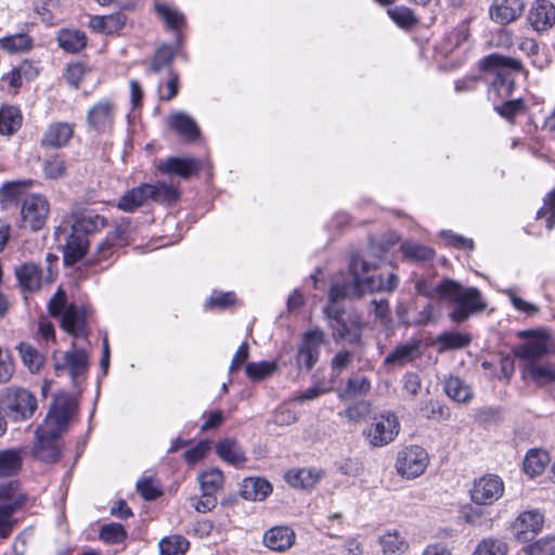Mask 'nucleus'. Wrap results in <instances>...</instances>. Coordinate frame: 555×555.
<instances>
[{"label": "nucleus", "mask_w": 555, "mask_h": 555, "mask_svg": "<svg viewBox=\"0 0 555 555\" xmlns=\"http://www.w3.org/2000/svg\"><path fill=\"white\" fill-rule=\"evenodd\" d=\"M78 409L77 400L67 395L55 396L43 424L36 429L31 455L46 463H55L61 457L60 436L68 427Z\"/></svg>", "instance_id": "obj_1"}, {"label": "nucleus", "mask_w": 555, "mask_h": 555, "mask_svg": "<svg viewBox=\"0 0 555 555\" xmlns=\"http://www.w3.org/2000/svg\"><path fill=\"white\" fill-rule=\"evenodd\" d=\"M433 292L440 300H448L454 305L449 318L456 324L465 322L472 314L481 312L487 307L478 288L463 287L451 279L442 280L434 287Z\"/></svg>", "instance_id": "obj_2"}, {"label": "nucleus", "mask_w": 555, "mask_h": 555, "mask_svg": "<svg viewBox=\"0 0 555 555\" xmlns=\"http://www.w3.org/2000/svg\"><path fill=\"white\" fill-rule=\"evenodd\" d=\"M479 67L486 73L494 75L490 82L489 93H496L500 98H508L515 88L514 75L524 72L522 63L514 57L499 53H491L479 61Z\"/></svg>", "instance_id": "obj_3"}, {"label": "nucleus", "mask_w": 555, "mask_h": 555, "mask_svg": "<svg viewBox=\"0 0 555 555\" xmlns=\"http://www.w3.org/2000/svg\"><path fill=\"white\" fill-rule=\"evenodd\" d=\"M151 198L156 203L171 205L179 198L178 190L165 183H144L128 191L118 202L117 207L124 211L131 212Z\"/></svg>", "instance_id": "obj_4"}, {"label": "nucleus", "mask_w": 555, "mask_h": 555, "mask_svg": "<svg viewBox=\"0 0 555 555\" xmlns=\"http://www.w3.org/2000/svg\"><path fill=\"white\" fill-rule=\"evenodd\" d=\"M28 495L21 489L18 482L0 483V539H7L13 531L16 520L15 512L27 502Z\"/></svg>", "instance_id": "obj_5"}, {"label": "nucleus", "mask_w": 555, "mask_h": 555, "mask_svg": "<svg viewBox=\"0 0 555 555\" xmlns=\"http://www.w3.org/2000/svg\"><path fill=\"white\" fill-rule=\"evenodd\" d=\"M0 406L15 422L26 421L35 414L38 402L35 395L23 387H8L0 392Z\"/></svg>", "instance_id": "obj_6"}, {"label": "nucleus", "mask_w": 555, "mask_h": 555, "mask_svg": "<svg viewBox=\"0 0 555 555\" xmlns=\"http://www.w3.org/2000/svg\"><path fill=\"white\" fill-rule=\"evenodd\" d=\"M372 266L361 258L357 253H351L349 258V272L352 276L350 282L334 283L328 292L330 304L327 306L336 307L335 304L348 297L360 298L361 284H359V273H367Z\"/></svg>", "instance_id": "obj_7"}, {"label": "nucleus", "mask_w": 555, "mask_h": 555, "mask_svg": "<svg viewBox=\"0 0 555 555\" xmlns=\"http://www.w3.org/2000/svg\"><path fill=\"white\" fill-rule=\"evenodd\" d=\"M400 431L398 417L390 412L375 415L363 435L370 446L380 448L392 442Z\"/></svg>", "instance_id": "obj_8"}, {"label": "nucleus", "mask_w": 555, "mask_h": 555, "mask_svg": "<svg viewBox=\"0 0 555 555\" xmlns=\"http://www.w3.org/2000/svg\"><path fill=\"white\" fill-rule=\"evenodd\" d=\"M54 371L57 376L68 372L73 384H77L78 379L88 371V354L82 349H77L75 345L68 351H54L52 356Z\"/></svg>", "instance_id": "obj_9"}, {"label": "nucleus", "mask_w": 555, "mask_h": 555, "mask_svg": "<svg viewBox=\"0 0 555 555\" xmlns=\"http://www.w3.org/2000/svg\"><path fill=\"white\" fill-rule=\"evenodd\" d=\"M50 211L49 202L39 194H28L22 199L21 228L39 231L46 224Z\"/></svg>", "instance_id": "obj_10"}, {"label": "nucleus", "mask_w": 555, "mask_h": 555, "mask_svg": "<svg viewBox=\"0 0 555 555\" xmlns=\"http://www.w3.org/2000/svg\"><path fill=\"white\" fill-rule=\"evenodd\" d=\"M429 462L428 453L420 446H411L400 451L396 459V469L406 479L421 476Z\"/></svg>", "instance_id": "obj_11"}, {"label": "nucleus", "mask_w": 555, "mask_h": 555, "mask_svg": "<svg viewBox=\"0 0 555 555\" xmlns=\"http://www.w3.org/2000/svg\"><path fill=\"white\" fill-rule=\"evenodd\" d=\"M324 344V332L320 328H313L302 334L296 353V364L298 370L311 371L320 357L321 346Z\"/></svg>", "instance_id": "obj_12"}, {"label": "nucleus", "mask_w": 555, "mask_h": 555, "mask_svg": "<svg viewBox=\"0 0 555 555\" xmlns=\"http://www.w3.org/2000/svg\"><path fill=\"white\" fill-rule=\"evenodd\" d=\"M503 492L504 483L502 479L496 475L488 474L475 481L470 498L476 504L489 505L498 501Z\"/></svg>", "instance_id": "obj_13"}, {"label": "nucleus", "mask_w": 555, "mask_h": 555, "mask_svg": "<svg viewBox=\"0 0 555 555\" xmlns=\"http://www.w3.org/2000/svg\"><path fill=\"white\" fill-rule=\"evenodd\" d=\"M324 313L332 320L331 327L335 339H341L348 344L360 341L362 328L358 322L344 320L336 307L326 306Z\"/></svg>", "instance_id": "obj_14"}, {"label": "nucleus", "mask_w": 555, "mask_h": 555, "mask_svg": "<svg viewBox=\"0 0 555 555\" xmlns=\"http://www.w3.org/2000/svg\"><path fill=\"white\" fill-rule=\"evenodd\" d=\"M115 113V104L107 99H103L88 111L87 124L99 133L108 132L113 129Z\"/></svg>", "instance_id": "obj_15"}, {"label": "nucleus", "mask_w": 555, "mask_h": 555, "mask_svg": "<svg viewBox=\"0 0 555 555\" xmlns=\"http://www.w3.org/2000/svg\"><path fill=\"white\" fill-rule=\"evenodd\" d=\"M520 335L529 339L514 349L518 359L526 363H537L548 353V343L545 337L537 336L532 332H524Z\"/></svg>", "instance_id": "obj_16"}, {"label": "nucleus", "mask_w": 555, "mask_h": 555, "mask_svg": "<svg viewBox=\"0 0 555 555\" xmlns=\"http://www.w3.org/2000/svg\"><path fill=\"white\" fill-rule=\"evenodd\" d=\"M543 522V515L539 511H527L514 521L513 532L518 541L527 542L542 530Z\"/></svg>", "instance_id": "obj_17"}, {"label": "nucleus", "mask_w": 555, "mask_h": 555, "mask_svg": "<svg viewBox=\"0 0 555 555\" xmlns=\"http://www.w3.org/2000/svg\"><path fill=\"white\" fill-rule=\"evenodd\" d=\"M525 10L522 0H493L489 9L493 22L506 25L516 21Z\"/></svg>", "instance_id": "obj_18"}, {"label": "nucleus", "mask_w": 555, "mask_h": 555, "mask_svg": "<svg viewBox=\"0 0 555 555\" xmlns=\"http://www.w3.org/2000/svg\"><path fill=\"white\" fill-rule=\"evenodd\" d=\"M296 541L295 531L288 526H275L268 529L262 537V543L271 551L283 553L289 550Z\"/></svg>", "instance_id": "obj_19"}, {"label": "nucleus", "mask_w": 555, "mask_h": 555, "mask_svg": "<svg viewBox=\"0 0 555 555\" xmlns=\"http://www.w3.org/2000/svg\"><path fill=\"white\" fill-rule=\"evenodd\" d=\"M527 18L534 30H547L555 23V7L547 0H537L532 3Z\"/></svg>", "instance_id": "obj_20"}, {"label": "nucleus", "mask_w": 555, "mask_h": 555, "mask_svg": "<svg viewBox=\"0 0 555 555\" xmlns=\"http://www.w3.org/2000/svg\"><path fill=\"white\" fill-rule=\"evenodd\" d=\"M14 275L23 293H36L42 286V270L35 262L15 267Z\"/></svg>", "instance_id": "obj_21"}, {"label": "nucleus", "mask_w": 555, "mask_h": 555, "mask_svg": "<svg viewBox=\"0 0 555 555\" xmlns=\"http://www.w3.org/2000/svg\"><path fill=\"white\" fill-rule=\"evenodd\" d=\"M74 132L73 124L66 121L52 122L46 129L41 144L54 149L64 147L69 143Z\"/></svg>", "instance_id": "obj_22"}, {"label": "nucleus", "mask_w": 555, "mask_h": 555, "mask_svg": "<svg viewBox=\"0 0 555 555\" xmlns=\"http://www.w3.org/2000/svg\"><path fill=\"white\" fill-rule=\"evenodd\" d=\"M61 327L74 337H85L86 332V311L74 304L68 305L61 317Z\"/></svg>", "instance_id": "obj_23"}, {"label": "nucleus", "mask_w": 555, "mask_h": 555, "mask_svg": "<svg viewBox=\"0 0 555 555\" xmlns=\"http://www.w3.org/2000/svg\"><path fill=\"white\" fill-rule=\"evenodd\" d=\"M365 273H359V284H361V294L365 292H386L392 293L399 285V278L390 272L387 276L384 274L363 276Z\"/></svg>", "instance_id": "obj_24"}, {"label": "nucleus", "mask_w": 555, "mask_h": 555, "mask_svg": "<svg viewBox=\"0 0 555 555\" xmlns=\"http://www.w3.org/2000/svg\"><path fill=\"white\" fill-rule=\"evenodd\" d=\"M106 225L104 217L93 211H85L73 215L72 230L85 237L101 231Z\"/></svg>", "instance_id": "obj_25"}, {"label": "nucleus", "mask_w": 555, "mask_h": 555, "mask_svg": "<svg viewBox=\"0 0 555 555\" xmlns=\"http://www.w3.org/2000/svg\"><path fill=\"white\" fill-rule=\"evenodd\" d=\"M271 492V483L259 477L245 478L240 488L242 498L250 501H263Z\"/></svg>", "instance_id": "obj_26"}, {"label": "nucleus", "mask_w": 555, "mask_h": 555, "mask_svg": "<svg viewBox=\"0 0 555 555\" xmlns=\"http://www.w3.org/2000/svg\"><path fill=\"white\" fill-rule=\"evenodd\" d=\"M89 249V240L72 230L70 235L64 247V262L73 266L78 262L87 254Z\"/></svg>", "instance_id": "obj_27"}, {"label": "nucleus", "mask_w": 555, "mask_h": 555, "mask_svg": "<svg viewBox=\"0 0 555 555\" xmlns=\"http://www.w3.org/2000/svg\"><path fill=\"white\" fill-rule=\"evenodd\" d=\"M217 454L229 464L238 467L246 462L245 451L234 439H224L216 446Z\"/></svg>", "instance_id": "obj_28"}, {"label": "nucleus", "mask_w": 555, "mask_h": 555, "mask_svg": "<svg viewBox=\"0 0 555 555\" xmlns=\"http://www.w3.org/2000/svg\"><path fill=\"white\" fill-rule=\"evenodd\" d=\"M22 449H5L0 451V478L16 475L23 464Z\"/></svg>", "instance_id": "obj_29"}, {"label": "nucleus", "mask_w": 555, "mask_h": 555, "mask_svg": "<svg viewBox=\"0 0 555 555\" xmlns=\"http://www.w3.org/2000/svg\"><path fill=\"white\" fill-rule=\"evenodd\" d=\"M158 169L166 173L189 178L198 170V166L196 160L191 158L169 157L158 166Z\"/></svg>", "instance_id": "obj_30"}, {"label": "nucleus", "mask_w": 555, "mask_h": 555, "mask_svg": "<svg viewBox=\"0 0 555 555\" xmlns=\"http://www.w3.org/2000/svg\"><path fill=\"white\" fill-rule=\"evenodd\" d=\"M321 474L313 469H291L285 474V480L294 488L311 489L320 480Z\"/></svg>", "instance_id": "obj_31"}, {"label": "nucleus", "mask_w": 555, "mask_h": 555, "mask_svg": "<svg viewBox=\"0 0 555 555\" xmlns=\"http://www.w3.org/2000/svg\"><path fill=\"white\" fill-rule=\"evenodd\" d=\"M550 461L551 459L546 451L541 449H531L527 452L524 459V472L530 477L539 476L544 472Z\"/></svg>", "instance_id": "obj_32"}, {"label": "nucleus", "mask_w": 555, "mask_h": 555, "mask_svg": "<svg viewBox=\"0 0 555 555\" xmlns=\"http://www.w3.org/2000/svg\"><path fill=\"white\" fill-rule=\"evenodd\" d=\"M170 126L180 135L194 141L199 135V129L195 121L184 113H176L170 117Z\"/></svg>", "instance_id": "obj_33"}, {"label": "nucleus", "mask_w": 555, "mask_h": 555, "mask_svg": "<svg viewBox=\"0 0 555 555\" xmlns=\"http://www.w3.org/2000/svg\"><path fill=\"white\" fill-rule=\"evenodd\" d=\"M444 391L449 398L461 403H466L473 398V391L469 385L455 376H451L446 380Z\"/></svg>", "instance_id": "obj_34"}, {"label": "nucleus", "mask_w": 555, "mask_h": 555, "mask_svg": "<svg viewBox=\"0 0 555 555\" xmlns=\"http://www.w3.org/2000/svg\"><path fill=\"white\" fill-rule=\"evenodd\" d=\"M59 44L67 52L77 53L87 44V37L79 30L63 29L57 36Z\"/></svg>", "instance_id": "obj_35"}, {"label": "nucleus", "mask_w": 555, "mask_h": 555, "mask_svg": "<svg viewBox=\"0 0 555 555\" xmlns=\"http://www.w3.org/2000/svg\"><path fill=\"white\" fill-rule=\"evenodd\" d=\"M470 336L457 332H444L437 336L436 344L438 351L443 352L449 349H462L469 345Z\"/></svg>", "instance_id": "obj_36"}, {"label": "nucleus", "mask_w": 555, "mask_h": 555, "mask_svg": "<svg viewBox=\"0 0 555 555\" xmlns=\"http://www.w3.org/2000/svg\"><path fill=\"white\" fill-rule=\"evenodd\" d=\"M420 347L418 341L406 343L396 347L386 358L387 365H403L413 360L415 352Z\"/></svg>", "instance_id": "obj_37"}, {"label": "nucleus", "mask_w": 555, "mask_h": 555, "mask_svg": "<svg viewBox=\"0 0 555 555\" xmlns=\"http://www.w3.org/2000/svg\"><path fill=\"white\" fill-rule=\"evenodd\" d=\"M22 124L20 109L14 106H4L0 109V133L10 135L14 133Z\"/></svg>", "instance_id": "obj_38"}, {"label": "nucleus", "mask_w": 555, "mask_h": 555, "mask_svg": "<svg viewBox=\"0 0 555 555\" xmlns=\"http://www.w3.org/2000/svg\"><path fill=\"white\" fill-rule=\"evenodd\" d=\"M197 480L199 482L201 491L216 495V492L223 486L224 477L223 473L219 468L212 467L202 472L197 476Z\"/></svg>", "instance_id": "obj_39"}, {"label": "nucleus", "mask_w": 555, "mask_h": 555, "mask_svg": "<svg viewBox=\"0 0 555 555\" xmlns=\"http://www.w3.org/2000/svg\"><path fill=\"white\" fill-rule=\"evenodd\" d=\"M17 350L24 365L27 366L31 373L38 372L42 367L44 363V356L30 344L21 343L17 346Z\"/></svg>", "instance_id": "obj_40"}, {"label": "nucleus", "mask_w": 555, "mask_h": 555, "mask_svg": "<svg viewBox=\"0 0 555 555\" xmlns=\"http://www.w3.org/2000/svg\"><path fill=\"white\" fill-rule=\"evenodd\" d=\"M525 371L538 384H550L555 382V365L545 363H525Z\"/></svg>", "instance_id": "obj_41"}, {"label": "nucleus", "mask_w": 555, "mask_h": 555, "mask_svg": "<svg viewBox=\"0 0 555 555\" xmlns=\"http://www.w3.org/2000/svg\"><path fill=\"white\" fill-rule=\"evenodd\" d=\"M159 555H183L190 546L189 541L182 535H170L158 543Z\"/></svg>", "instance_id": "obj_42"}, {"label": "nucleus", "mask_w": 555, "mask_h": 555, "mask_svg": "<svg viewBox=\"0 0 555 555\" xmlns=\"http://www.w3.org/2000/svg\"><path fill=\"white\" fill-rule=\"evenodd\" d=\"M494 111L504 118L508 124H515V117L527 111V105L522 99L509 100L501 105H495Z\"/></svg>", "instance_id": "obj_43"}, {"label": "nucleus", "mask_w": 555, "mask_h": 555, "mask_svg": "<svg viewBox=\"0 0 555 555\" xmlns=\"http://www.w3.org/2000/svg\"><path fill=\"white\" fill-rule=\"evenodd\" d=\"M401 250L406 258L413 261H428L435 256L433 248L415 242H404L401 245Z\"/></svg>", "instance_id": "obj_44"}, {"label": "nucleus", "mask_w": 555, "mask_h": 555, "mask_svg": "<svg viewBox=\"0 0 555 555\" xmlns=\"http://www.w3.org/2000/svg\"><path fill=\"white\" fill-rule=\"evenodd\" d=\"M507 544L496 538L483 539L478 543L473 555H506Z\"/></svg>", "instance_id": "obj_45"}, {"label": "nucleus", "mask_w": 555, "mask_h": 555, "mask_svg": "<svg viewBox=\"0 0 555 555\" xmlns=\"http://www.w3.org/2000/svg\"><path fill=\"white\" fill-rule=\"evenodd\" d=\"M0 47L9 52H23L31 47L30 38L25 34H17L0 39Z\"/></svg>", "instance_id": "obj_46"}, {"label": "nucleus", "mask_w": 555, "mask_h": 555, "mask_svg": "<svg viewBox=\"0 0 555 555\" xmlns=\"http://www.w3.org/2000/svg\"><path fill=\"white\" fill-rule=\"evenodd\" d=\"M371 382L365 376L354 375L347 380L344 395L348 397H360L369 393Z\"/></svg>", "instance_id": "obj_47"}, {"label": "nucleus", "mask_w": 555, "mask_h": 555, "mask_svg": "<svg viewBox=\"0 0 555 555\" xmlns=\"http://www.w3.org/2000/svg\"><path fill=\"white\" fill-rule=\"evenodd\" d=\"M127 538V532L122 525L112 522L102 526L100 539L108 544H118Z\"/></svg>", "instance_id": "obj_48"}, {"label": "nucleus", "mask_w": 555, "mask_h": 555, "mask_svg": "<svg viewBox=\"0 0 555 555\" xmlns=\"http://www.w3.org/2000/svg\"><path fill=\"white\" fill-rule=\"evenodd\" d=\"M275 370L276 364L268 361L250 362L245 367L246 375L253 380H260L271 375Z\"/></svg>", "instance_id": "obj_49"}, {"label": "nucleus", "mask_w": 555, "mask_h": 555, "mask_svg": "<svg viewBox=\"0 0 555 555\" xmlns=\"http://www.w3.org/2000/svg\"><path fill=\"white\" fill-rule=\"evenodd\" d=\"M384 555H399L403 552L404 542L398 532H388L379 538Z\"/></svg>", "instance_id": "obj_50"}, {"label": "nucleus", "mask_w": 555, "mask_h": 555, "mask_svg": "<svg viewBox=\"0 0 555 555\" xmlns=\"http://www.w3.org/2000/svg\"><path fill=\"white\" fill-rule=\"evenodd\" d=\"M175 53L171 47L162 46L154 54L151 72L159 73L163 68L169 67L173 61Z\"/></svg>", "instance_id": "obj_51"}, {"label": "nucleus", "mask_w": 555, "mask_h": 555, "mask_svg": "<svg viewBox=\"0 0 555 555\" xmlns=\"http://www.w3.org/2000/svg\"><path fill=\"white\" fill-rule=\"evenodd\" d=\"M155 8L158 15L170 28L178 29L183 24L184 17L178 10L162 3H156Z\"/></svg>", "instance_id": "obj_52"}, {"label": "nucleus", "mask_w": 555, "mask_h": 555, "mask_svg": "<svg viewBox=\"0 0 555 555\" xmlns=\"http://www.w3.org/2000/svg\"><path fill=\"white\" fill-rule=\"evenodd\" d=\"M389 17L400 27L409 28L416 24L413 12L405 7H397L388 10Z\"/></svg>", "instance_id": "obj_53"}, {"label": "nucleus", "mask_w": 555, "mask_h": 555, "mask_svg": "<svg viewBox=\"0 0 555 555\" xmlns=\"http://www.w3.org/2000/svg\"><path fill=\"white\" fill-rule=\"evenodd\" d=\"M130 232V220L128 218H122L115 224L114 230L107 234L108 241L112 240L116 246L127 244Z\"/></svg>", "instance_id": "obj_54"}, {"label": "nucleus", "mask_w": 555, "mask_h": 555, "mask_svg": "<svg viewBox=\"0 0 555 555\" xmlns=\"http://www.w3.org/2000/svg\"><path fill=\"white\" fill-rule=\"evenodd\" d=\"M67 307L66 293L60 287L49 300L48 311L53 318H61Z\"/></svg>", "instance_id": "obj_55"}, {"label": "nucleus", "mask_w": 555, "mask_h": 555, "mask_svg": "<svg viewBox=\"0 0 555 555\" xmlns=\"http://www.w3.org/2000/svg\"><path fill=\"white\" fill-rule=\"evenodd\" d=\"M554 539L553 538H543L535 541L532 544H528L524 546L522 551L527 555H547L551 552H555L554 550Z\"/></svg>", "instance_id": "obj_56"}, {"label": "nucleus", "mask_w": 555, "mask_h": 555, "mask_svg": "<svg viewBox=\"0 0 555 555\" xmlns=\"http://www.w3.org/2000/svg\"><path fill=\"white\" fill-rule=\"evenodd\" d=\"M15 371L11 354L0 347V384H7L11 380Z\"/></svg>", "instance_id": "obj_57"}, {"label": "nucleus", "mask_w": 555, "mask_h": 555, "mask_svg": "<svg viewBox=\"0 0 555 555\" xmlns=\"http://www.w3.org/2000/svg\"><path fill=\"white\" fill-rule=\"evenodd\" d=\"M371 305L373 307L372 312L376 320L383 325H389L391 323V314L389 302L387 299H372Z\"/></svg>", "instance_id": "obj_58"}, {"label": "nucleus", "mask_w": 555, "mask_h": 555, "mask_svg": "<svg viewBox=\"0 0 555 555\" xmlns=\"http://www.w3.org/2000/svg\"><path fill=\"white\" fill-rule=\"evenodd\" d=\"M65 162L59 157H53L43 163V171L48 179H59L65 173Z\"/></svg>", "instance_id": "obj_59"}, {"label": "nucleus", "mask_w": 555, "mask_h": 555, "mask_svg": "<svg viewBox=\"0 0 555 555\" xmlns=\"http://www.w3.org/2000/svg\"><path fill=\"white\" fill-rule=\"evenodd\" d=\"M192 506L198 513H207L210 512L217 505V496L212 493L202 491V495L199 498H192Z\"/></svg>", "instance_id": "obj_60"}, {"label": "nucleus", "mask_w": 555, "mask_h": 555, "mask_svg": "<svg viewBox=\"0 0 555 555\" xmlns=\"http://www.w3.org/2000/svg\"><path fill=\"white\" fill-rule=\"evenodd\" d=\"M23 189L24 183L22 182H8L2 185L0 194L4 201H20L23 197Z\"/></svg>", "instance_id": "obj_61"}, {"label": "nucleus", "mask_w": 555, "mask_h": 555, "mask_svg": "<svg viewBox=\"0 0 555 555\" xmlns=\"http://www.w3.org/2000/svg\"><path fill=\"white\" fill-rule=\"evenodd\" d=\"M138 492L147 501L156 500L162 495V490L155 487L149 479H140L137 482Z\"/></svg>", "instance_id": "obj_62"}, {"label": "nucleus", "mask_w": 555, "mask_h": 555, "mask_svg": "<svg viewBox=\"0 0 555 555\" xmlns=\"http://www.w3.org/2000/svg\"><path fill=\"white\" fill-rule=\"evenodd\" d=\"M235 300V294L232 292L228 293H218L214 292L209 299L207 300V305L210 307L218 308H227L231 306Z\"/></svg>", "instance_id": "obj_63"}, {"label": "nucleus", "mask_w": 555, "mask_h": 555, "mask_svg": "<svg viewBox=\"0 0 555 555\" xmlns=\"http://www.w3.org/2000/svg\"><path fill=\"white\" fill-rule=\"evenodd\" d=\"M441 235L448 241V244H450L451 246L469 250L474 248V242L472 238H466L464 236L454 234L451 231H442Z\"/></svg>", "instance_id": "obj_64"}]
</instances>
